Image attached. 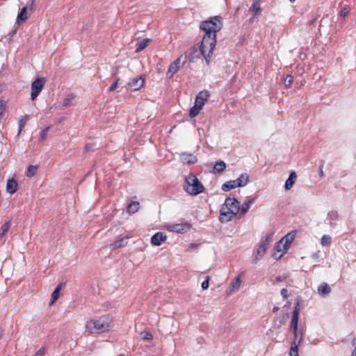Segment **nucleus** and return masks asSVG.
Segmentation results:
<instances>
[{"instance_id": "nucleus-10", "label": "nucleus", "mask_w": 356, "mask_h": 356, "mask_svg": "<svg viewBox=\"0 0 356 356\" xmlns=\"http://www.w3.org/2000/svg\"><path fill=\"white\" fill-rule=\"evenodd\" d=\"M145 81V76H140V77L133 78L127 83L128 89H129L131 91H137L144 86Z\"/></svg>"}, {"instance_id": "nucleus-4", "label": "nucleus", "mask_w": 356, "mask_h": 356, "mask_svg": "<svg viewBox=\"0 0 356 356\" xmlns=\"http://www.w3.org/2000/svg\"><path fill=\"white\" fill-rule=\"evenodd\" d=\"M297 232L291 231L282 236L273 248L272 257L275 260L281 259L289 250L296 238Z\"/></svg>"}, {"instance_id": "nucleus-43", "label": "nucleus", "mask_w": 356, "mask_h": 356, "mask_svg": "<svg viewBox=\"0 0 356 356\" xmlns=\"http://www.w3.org/2000/svg\"><path fill=\"white\" fill-rule=\"evenodd\" d=\"M281 296L284 298L286 299L289 297L288 291L286 289H282L280 291Z\"/></svg>"}, {"instance_id": "nucleus-51", "label": "nucleus", "mask_w": 356, "mask_h": 356, "mask_svg": "<svg viewBox=\"0 0 356 356\" xmlns=\"http://www.w3.org/2000/svg\"><path fill=\"white\" fill-rule=\"evenodd\" d=\"M1 336H2V333H1V332L0 331V339L1 338Z\"/></svg>"}, {"instance_id": "nucleus-32", "label": "nucleus", "mask_w": 356, "mask_h": 356, "mask_svg": "<svg viewBox=\"0 0 356 356\" xmlns=\"http://www.w3.org/2000/svg\"><path fill=\"white\" fill-rule=\"evenodd\" d=\"M332 243V237L328 234H324L321 238V244L323 247L328 246Z\"/></svg>"}, {"instance_id": "nucleus-49", "label": "nucleus", "mask_w": 356, "mask_h": 356, "mask_svg": "<svg viewBox=\"0 0 356 356\" xmlns=\"http://www.w3.org/2000/svg\"><path fill=\"white\" fill-rule=\"evenodd\" d=\"M323 165H321L320 167V171H319V175H320L321 177H323L324 175V172H323Z\"/></svg>"}, {"instance_id": "nucleus-45", "label": "nucleus", "mask_w": 356, "mask_h": 356, "mask_svg": "<svg viewBox=\"0 0 356 356\" xmlns=\"http://www.w3.org/2000/svg\"><path fill=\"white\" fill-rule=\"evenodd\" d=\"M5 111V103L0 101V116H1Z\"/></svg>"}, {"instance_id": "nucleus-12", "label": "nucleus", "mask_w": 356, "mask_h": 356, "mask_svg": "<svg viewBox=\"0 0 356 356\" xmlns=\"http://www.w3.org/2000/svg\"><path fill=\"white\" fill-rule=\"evenodd\" d=\"M303 337H293L291 343L289 356H300L299 347L302 342Z\"/></svg>"}, {"instance_id": "nucleus-36", "label": "nucleus", "mask_w": 356, "mask_h": 356, "mask_svg": "<svg viewBox=\"0 0 356 356\" xmlns=\"http://www.w3.org/2000/svg\"><path fill=\"white\" fill-rule=\"evenodd\" d=\"M29 120V116L27 115H24L20 117L19 120V133L21 132L22 128L24 127V125L26 124V122Z\"/></svg>"}, {"instance_id": "nucleus-41", "label": "nucleus", "mask_w": 356, "mask_h": 356, "mask_svg": "<svg viewBox=\"0 0 356 356\" xmlns=\"http://www.w3.org/2000/svg\"><path fill=\"white\" fill-rule=\"evenodd\" d=\"M200 248V244L196 243H191L188 245V250H197Z\"/></svg>"}, {"instance_id": "nucleus-44", "label": "nucleus", "mask_w": 356, "mask_h": 356, "mask_svg": "<svg viewBox=\"0 0 356 356\" xmlns=\"http://www.w3.org/2000/svg\"><path fill=\"white\" fill-rule=\"evenodd\" d=\"M118 86V80H117L115 82H114L111 86V87L109 88L108 89V91L109 92H112L114 90H115Z\"/></svg>"}, {"instance_id": "nucleus-52", "label": "nucleus", "mask_w": 356, "mask_h": 356, "mask_svg": "<svg viewBox=\"0 0 356 356\" xmlns=\"http://www.w3.org/2000/svg\"><path fill=\"white\" fill-rule=\"evenodd\" d=\"M291 2H294L296 0H289Z\"/></svg>"}, {"instance_id": "nucleus-21", "label": "nucleus", "mask_w": 356, "mask_h": 356, "mask_svg": "<svg viewBox=\"0 0 356 356\" xmlns=\"http://www.w3.org/2000/svg\"><path fill=\"white\" fill-rule=\"evenodd\" d=\"M30 13L28 12L27 7H24L17 17L16 22L18 25L24 23L29 17Z\"/></svg>"}, {"instance_id": "nucleus-38", "label": "nucleus", "mask_w": 356, "mask_h": 356, "mask_svg": "<svg viewBox=\"0 0 356 356\" xmlns=\"http://www.w3.org/2000/svg\"><path fill=\"white\" fill-rule=\"evenodd\" d=\"M10 226H11L10 221H8V222H5L1 228V235L3 236L9 230V229L10 228Z\"/></svg>"}, {"instance_id": "nucleus-31", "label": "nucleus", "mask_w": 356, "mask_h": 356, "mask_svg": "<svg viewBox=\"0 0 356 356\" xmlns=\"http://www.w3.org/2000/svg\"><path fill=\"white\" fill-rule=\"evenodd\" d=\"M140 209V204L137 202H131L127 207V211L130 213H134L137 212Z\"/></svg>"}, {"instance_id": "nucleus-40", "label": "nucleus", "mask_w": 356, "mask_h": 356, "mask_svg": "<svg viewBox=\"0 0 356 356\" xmlns=\"http://www.w3.org/2000/svg\"><path fill=\"white\" fill-rule=\"evenodd\" d=\"M209 281H210V277L209 276H207L206 277L205 280L202 283V289L206 290L209 288Z\"/></svg>"}, {"instance_id": "nucleus-22", "label": "nucleus", "mask_w": 356, "mask_h": 356, "mask_svg": "<svg viewBox=\"0 0 356 356\" xmlns=\"http://www.w3.org/2000/svg\"><path fill=\"white\" fill-rule=\"evenodd\" d=\"M273 238H274V232L272 231L267 232L266 233H265L263 235L259 243H261L269 248L271 243L273 241Z\"/></svg>"}, {"instance_id": "nucleus-33", "label": "nucleus", "mask_w": 356, "mask_h": 356, "mask_svg": "<svg viewBox=\"0 0 356 356\" xmlns=\"http://www.w3.org/2000/svg\"><path fill=\"white\" fill-rule=\"evenodd\" d=\"M128 243V238H123L117 240L113 243V246L115 248H119L125 246Z\"/></svg>"}, {"instance_id": "nucleus-1", "label": "nucleus", "mask_w": 356, "mask_h": 356, "mask_svg": "<svg viewBox=\"0 0 356 356\" xmlns=\"http://www.w3.org/2000/svg\"><path fill=\"white\" fill-rule=\"evenodd\" d=\"M204 35L201 43L194 47L189 54L191 61L195 62L200 56H203L207 65L211 63V56L216 44V38L214 35Z\"/></svg>"}, {"instance_id": "nucleus-13", "label": "nucleus", "mask_w": 356, "mask_h": 356, "mask_svg": "<svg viewBox=\"0 0 356 356\" xmlns=\"http://www.w3.org/2000/svg\"><path fill=\"white\" fill-rule=\"evenodd\" d=\"M268 249V247L266 246L265 245L261 243H259L256 245L253 252V258L254 263H257L261 259H263Z\"/></svg>"}, {"instance_id": "nucleus-17", "label": "nucleus", "mask_w": 356, "mask_h": 356, "mask_svg": "<svg viewBox=\"0 0 356 356\" xmlns=\"http://www.w3.org/2000/svg\"><path fill=\"white\" fill-rule=\"evenodd\" d=\"M331 291V286L325 282H322L317 286V294L321 298L327 297Z\"/></svg>"}, {"instance_id": "nucleus-19", "label": "nucleus", "mask_w": 356, "mask_h": 356, "mask_svg": "<svg viewBox=\"0 0 356 356\" xmlns=\"http://www.w3.org/2000/svg\"><path fill=\"white\" fill-rule=\"evenodd\" d=\"M180 159L184 164L187 165L194 164L197 161L196 156L188 153H182L180 156Z\"/></svg>"}, {"instance_id": "nucleus-46", "label": "nucleus", "mask_w": 356, "mask_h": 356, "mask_svg": "<svg viewBox=\"0 0 356 356\" xmlns=\"http://www.w3.org/2000/svg\"><path fill=\"white\" fill-rule=\"evenodd\" d=\"M47 131H48V128L42 130V131L40 134V140H44L47 133Z\"/></svg>"}, {"instance_id": "nucleus-18", "label": "nucleus", "mask_w": 356, "mask_h": 356, "mask_svg": "<svg viewBox=\"0 0 356 356\" xmlns=\"http://www.w3.org/2000/svg\"><path fill=\"white\" fill-rule=\"evenodd\" d=\"M209 97V93L207 91L200 92L195 97V104L202 108L205 102L207 101Z\"/></svg>"}, {"instance_id": "nucleus-23", "label": "nucleus", "mask_w": 356, "mask_h": 356, "mask_svg": "<svg viewBox=\"0 0 356 356\" xmlns=\"http://www.w3.org/2000/svg\"><path fill=\"white\" fill-rule=\"evenodd\" d=\"M236 188H239V187L237 184L236 179L227 181L225 183H224L221 186V189L223 191H229L235 189Z\"/></svg>"}, {"instance_id": "nucleus-9", "label": "nucleus", "mask_w": 356, "mask_h": 356, "mask_svg": "<svg viewBox=\"0 0 356 356\" xmlns=\"http://www.w3.org/2000/svg\"><path fill=\"white\" fill-rule=\"evenodd\" d=\"M45 82L46 81L44 78H38L32 83L31 92V98L32 100L35 99L39 95L45 84Z\"/></svg>"}, {"instance_id": "nucleus-20", "label": "nucleus", "mask_w": 356, "mask_h": 356, "mask_svg": "<svg viewBox=\"0 0 356 356\" xmlns=\"http://www.w3.org/2000/svg\"><path fill=\"white\" fill-rule=\"evenodd\" d=\"M297 174L296 172H291L288 177V179L286 180L284 183V189L285 191H289L291 190L293 185L295 184L296 180H297Z\"/></svg>"}, {"instance_id": "nucleus-25", "label": "nucleus", "mask_w": 356, "mask_h": 356, "mask_svg": "<svg viewBox=\"0 0 356 356\" xmlns=\"http://www.w3.org/2000/svg\"><path fill=\"white\" fill-rule=\"evenodd\" d=\"M261 11V8L258 1H254L251 7L249 9V12L253 17H256L259 15Z\"/></svg>"}, {"instance_id": "nucleus-48", "label": "nucleus", "mask_w": 356, "mask_h": 356, "mask_svg": "<svg viewBox=\"0 0 356 356\" xmlns=\"http://www.w3.org/2000/svg\"><path fill=\"white\" fill-rule=\"evenodd\" d=\"M350 356H356V341H354V348L351 352Z\"/></svg>"}, {"instance_id": "nucleus-42", "label": "nucleus", "mask_w": 356, "mask_h": 356, "mask_svg": "<svg viewBox=\"0 0 356 356\" xmlns=\"http://www.w3.org/2000/svg\"><path fill=\"white\" fill-rule=\"evenodd\" d=\"M348 13H349V10L348 9H346V8L342 9L340 12L341 17H342V18L346 17L348 15Z\"/></svg>"}, {"instance_id": "nucleus-16", "label": "nucleus", "mask_w": 356, "mask_h": 356, "mask_svg": "<svg viewBox=\"0 0 356 356\" xmlns=\"http://www.w3.org/2000/svg\"><path fill=\"white\" fill-rule=\"evenodd\" d=\"M181 58H179L170 65L166 73L168 78L171 79L179 71L181 67Z\"/></svg>"}, {"instance_id": "nucleus-28", "label": "nucleus", "mask_w": 356, "mask_h": 356, "mask_svg": "<svg viewBox=\"0 0 356 356\" xmlns=\"http://www.w3.org/2000/svg\"><path fill=\"white\" fill-rule=\"evenodd\" d=\"M63 287V284H59L56 288L54 289L51 294V301L50 302L52 305L56 300L59 298L60 291Z\"/></svg>"}, {"instance_id": "nucleus-5", "label": "nucleus", "mask_w": 356, "mask_h": 356, "mask_svg": "<svg viewBox=\"0 0 356 356\" xmlns=\"http://www.w3.org/2000/svg\"><path fill=\"white\" fill-rule=\"evenodd\" d=\"M184 191L191 196H197L205 192V187L193 173H189L184 177L183 184Z\"/></svg>"}, {"instance_id": "nucleus-26", "label": "nucleus", "mask_w": 356, "mask_h": 356, "mask_svg": "<svg viewBox=\"0 0 356 356\" xmlns=\"http://www.w3.org/2000/svg\"><path fill=\"white\" fill-rule=\"evenodd\" d=\"M150 42H151V40L149 38L143 39V40L138 41V42L137 44L136 51L139 52V51H142L143 49H144L146 47L148 46V44L150 43Z\"/></svg>"}, {"instance_id": "nucleus-2", "label": "nucleus", "mask_w": 356, "mask_h": 356, "mask_svg": "<svg viewBox=\"0 0 356 356\" xmlns=\"http://www.w3.org/2000/svg\"><path fill=\"white\" fill-rule=\"evenodd\" d=\"M113 318L109 314H104L97 318L86 321L84 328L89 334H102L107 332L112 328Z\"/></svg>"}, {"instance_id": "nucleus-37", "label": "nucleus", "mask_w": 356, "mask_h": 356, "mask_svg": "<svg viewBox=\"0 0 356 356\" xmlns=\"http://www.w3.org/2000/svg\"><path fill=\"white\" fill-rule=\"evenodd\" d=\"M140 336L143 341H151L153 339V335L149 332L143 331L140 333Z\"/></svg>"}, {"instance_id": "nucleus-27", "label": "nucleus", "mask_w": 356, "mask_h": 356, "mask_svg": "<svg viewBox=\"0 0 356 356\" xmlns=\"http://www.w3.org/2000/svg\"><path fill=\"white\" fill-rule=\"evenodd\" d=\"M226 164L223 161H217L213 166V172L216 173L222 172L225 170Z\"/></svg>"}, {"instance_id": "nucleus-35", "label": "nucleus", "mask_w": 356, "mask_h": 356, "mask_svg": "<svg viewBox=\"0 0 356 356\" xmlns=\"http://www.w3.org/2000/svg\"><path fill=\"white\" fill-rule=\"evenodd\" d=\"M75 99V96L72 94L67 95L63 99V105L65 106H71L73 104V101Z\"/></svg>"}, {"instance_id": "nucleus-14", "label": "nucleus", "mask_w": 356, "mask_h": 356, "mask_svg": "<svg viewBox=\"0 0 356 356\" xmlns=\"http://www.w3.org/2000/svg\"><path fill=\"white\" fill-rule=\"evenodd\" d=\"M167 234L159 232L154 234L150 238V243L152 246H160L167 241Z\"/></svg>"}, {"instance_id": "nucleus-11", "label": "nucleus", "mask_w": 356, "mask_h": 356, "mask_svg": "<svg viewBox=\"0 0 356 356\" xmlns=\"http://www.w3.org/2000/svg\"><path fill=\"white\" fill-rule=\"evenodd\" d=\"M19 188L18 181L15 176L9 177L6 181V191L10 195L15 193Z\"/></svg>"}, {"instance_id": "nucleus-15", "label": "nucleus", "mask_w": 356, "mask_h": 356, "mask_svg": "<svg viewBox=\"0 0 356 356\" xmlns=\"http://www.w3.org/2000/svg\"><path fill=\"white\" fill-rule=\"evenodd\" d=\"M242 284V274L238 275L236 277H234L230 282L228 293L229 294L234 293L241 289Z\"/></svg>"}, {"instance_id": "nucleus-34", "label": "nucleus", "mask_w": 356, "mask_h": 356, "mask_svg": "<svg viewBox=\"0 0 356 356\" xmlns=\"http://www.w3.org/2000/svg\"><path fill=\"white\" fill-rule=\"evenodd\" d=\"M201 110H202L201 107L198 106L196 104H194V106L190 109V111H189L190 117L192 118L196 117L200 113Z\"/></svg>"}, {"instance_id": "nucleus-50", "label": "nucleus", "mask_w": 356, "mask_h": 356, "mask_svg": "<svg viewBox=\"0 0 356 356\" xmlns=\"http://www.w3.org/2000/svg\"><path fill=\"white\" fill-rule=\"evenodd\" d=\"M279 309V307H274L273 308V312H276L277 310Z\"/></svg>"}, {"instance_id": "nucleus-8", "label": "nucleus", "mask_w": 356, "mask_h": 356, "mask_svg": "<svg viewBox=\"0 0 356 356\" xmlns=\"http://www.w3.org/2000/svg\"><path fill=\"white\" fill-rule=\"evenodd\" d=\"M191 225L187 222H177L168 224L165 226V229L173 233L176 234H185L191 229Z\"/></svg>"}, {"instance_id": "nucleus-6", "label": "nucleus", "mask_w": 356, "mask_h": 356, "mask_svg": "<svg viewBox=\"0 0 356 356\" xmlns=\"http://www.w3.org/2000/svg\"><path fill=\"white\" fill-rule=\"evenodd\" d=\"M222 26V19L220 17H213L209 20L201 23L200 28L205 32L204 35H214L216 38V33L219 31Z\"/></svg>"}, {"instance_id": "nucleus-7", "label": "nucleus", "mask_w": 356, "mask_h": 356, "mask_svg": "<svg viewBox=\"0 0 356 356\" xmlns=\"http://www.w3.org/2000/svg\"><path fill=\"white\" fill-rule=\"evenodd\" d=\"M300 305L298 304L293 309L290 327L293 332V337H303V333L298 329Z\"/></svg>"}, {"instance_id": "nucleus-30", "label": "nucleus", "mask_w": 356, "mask_h": 356, "mask_svg": "<svg viewBox=\"0 0 356 356\" xmlns=\"http://www.w3.org/2000/svg\"><path fill=\"white\" fill-rule=\"evenodd\" d=\"M38 170V165H29L27 168L26 175L28 177H33L35 175Z\"/></svg>"}, {"instance_id": "nucleus-3", "label": "nucleus", "mask_w": 356, "mask_h": 356, "mask_svg": "<svg viewBox=\"0 0 356 356\" xmlns=\"http://www.w3.org/2000/svg\"><path fill=\"white\" fill-rule=\"evenodd\" d=\"M240 213V202L235 197H227L220 210L219 220L227 222Z\"/></svg>"}, {"instance_id": "nucleus-47", "label": "nucleus", "mask_w": 356, "mask_h": 356, "mask_svg": "<svg viewBox=\"0 0 356 356\" xmlns=\"http://www.w3.org/2000/svg\"><path fill=\"white\" fill-rule=\"evenodd\" d=\"M44 354V350L43 349H40L36 352L35 356H43Z\"/></svg>"}, {"instance_id": "nucleus-39", "label": "nucleus", "mask_w": 356, "mask_h": 356, "mask_svg": "<svg viewBox=\"0 0 356 356\" xmlns=\"http://www.w3.org/2000/svg\"><path fill=\"white\" fill-rule=\"evenodd\" d=\"M293 81V77L291 75H287L284 80V83L286 87H290Z\"/></svg>"}, {"instance_id": "nucleus-24", "label": "nucleus", "mask_w": 356, "mask_h": 356, "mask_svg": "<svg viewBox=\"0 0 356 356\" xmlns=\"http://www.w3.org/2000/svg\"><path fill=\"white\" fill-rule=\"evenodd\" d=\"M238 187H244L250 181V177L248 174H241L236 179Z\"/></svg>"}, {"instance_id": "nucleus-29", "label": "nucleus", "mask_w": 356, "mask_h": 356, "mask_svg": "<svg viewBox=\"0 0 356 356\" xmlns=\"http://www.w3.org/2000/svg\"><path fill=\"white\" fill-rule=\"evenodd\" d=\"M252 202H253L252 200H245L241 206L240 205V213L241 214H245L250 208Z\"/></svg>"}]
</instances>
